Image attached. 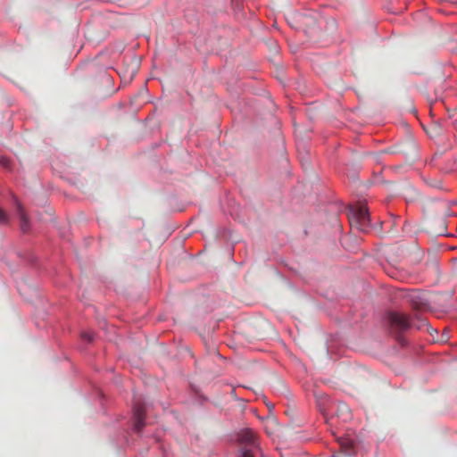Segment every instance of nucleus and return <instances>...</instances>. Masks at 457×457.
Instances as JSON below:
<instances>
[{"label":"nucleus","mask_w":457,"mask_h":457,"mask_svg":"<svg viewBox=\"0 0 457 457\" xmlns=\"http://www.w3.org/2000/svg\"><path fill=\"white\" fill-rule=\"evenodd\" d=\"M410 298H411V301H413L414 300V295H410Z\"/></svg>","instance_id":"9b49d317"},{"label":"nucleus","mask_w":457,"mask_h":457,"mask_svg":"<svg viewBox=\"0 0 457 457\" xmlns=\"http://www.w3.org/2000/svg\"><path fill=\"white\" fill-rule=\"evenodd\" d=\"M335 414L343 422H346L351 420L352 413L349 406L345 403H338Z\"/></svg>","instance_id":"0eeeda50"},{"label":"nucleus","mask_w":457,"mask_h":457,"mask_svg":"<svg viewBox=\"0 0 457 457\" xmlns=\"http://www.w3.org/2000/svg\"><path fill=\"white\" fill-rule=\"evenodd\" d=\"M237 440L241 444H245L251 448H242L240 450V457H255V452H260L259 446L256 442L255 435L253 430L249 428L242 429L237 434Z\"/></svg>","instance_id":"7ed1b4c3"},{"label":"nucleus","mask_w":457,"mask_h":457,"mask_svg":"<svg viewBox=\"0 0 457 457\" xmlns=\"http://www.w3.org/2000/svg\"><path fill=\"white\" fill-rule=\"evenodd\" d=\"M384 320L388 325L391 333L395 336L396 341L402 347H406L409 345L408 340L403 336L404 332L412 328L418 330L425 327L428 328V323L426 319L417 316L416 321H414L409 314L396 311L386 312L384 315Z\"/></svg>","instance_id":"f257e3e1"},{"label":"nucleus","mask_w":457,"mask_h":457,"mask_svg":"<svg viewBox=\"0 0 457 457\" xmlns=\"http://www.w3.org/2000/svg\"><path fill=\"white\" fill-rule=\"evenodd\" d=\"M145 404L138 400H135L132 407L133 430L137 434H140L145 427Z\"/></svg>","instance_id":"20e7f679"},{"label":"nucleus","mask_w":457,"mask_h":457,"mask_svg":"<svg viewBox=\"0 0 457 457\" xmlns=\"http://www.w3.org/2000/svg\"><path fill=\"white\" fill-rule=\"evenodd\" d=\"M12 200L16 205L17 212H18V215L20 218L21 229L23 233H27V232H29V228H30L29 220L21 204L20 203L19 199L13 195Z\"/></svg>","instance_id":"423d86ee"},{"label":"nucleus","mask_w":457,"mask_h":457,"mask_svg":"<svg viewBox=\"0 0 457 457\" xmlns=\"http://www.w3.org/2000/svg\"><path fill=\"white\" fill-rule=\"evenodd\" d=\"M0 165L8 171H12L13 168L12 161L6 155H0Z\"/></svg>","instance_id":"6e6552de"},{"label":"nucleus","mask_w":457,"mask_h":457,"mask_svg":"<svg viewBox=\"0 0 457 457\" xmlns=\"http://www.w3.org/2000/svg\"><path fill=\"white\" fill-rule=\"evenodd\" d=\"M314 396L320 412L324 416L327 415L333 404V402L331 401L329 396L325 393L315 392Z\"/></svg>","instance_id":"39448f33"},{"label":"nucleus","mask_w":457,"mask_h":457,"mask_svg":"<svg viewBox=\"0 0 457 457\" xmlns=\"http://www.w3.org/2000/svg\"><path fill=\"white\" fill-rule=\"evenodd\" d=\"M95 333L90 330L83 331L81 333V338L87 341V343H92L95 340Z\"/></svg>","instance_id":"1a4fd4ad"},{"label":"nucleus","mask_w":457,"mask_h":457,"mask_svg":"<svg viewBox=\"0 0 457 457\" xmlns=\"http://www.w3.org/2000/svg\"><path fill=\"white\" fill-rule=\"evenodd\" d=\"M349 222L361 232H368L371 227L369 209L365 204L350 209Z\"/></svg>","instance_id":"f03ea898"},{"label":"nucleus","mask_w":457,"mask_h":457,"mask_svg":"<svg viewBox=\"0 0 457 457\" xmlns=\"http://www.w3.org/2000/svg\"><path fill=\"white\" fill-rule=\"evenodd\" d=\"M9 216L6 212L0 207V225L9 224Z\"/></svg>","instance_id":"9d476101"}]
</instances>
